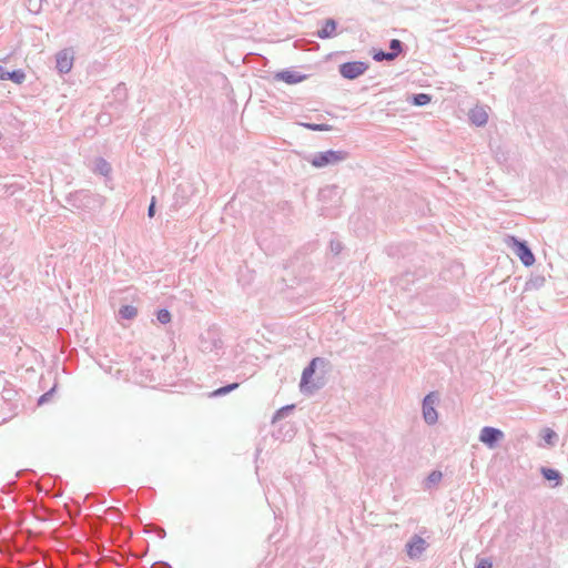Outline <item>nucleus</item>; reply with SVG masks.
I'll use <instances>...</instances> for the list:
<instances>
[{"mask_svg": "<svg viewBox=\"0 0 568 568\" xmlns=\"http://www.w3.org/2000/svg\"><path fill=\"white\" fill-rule=\"evenodd\" d=\"M274 79L278 80V81H283L287 84H296V83H300L303 80H305L306 75L302 74L297 71L286 69V70H282V71L277 72L275 74Z\"/></svg>", "mask_w": 568, "mask_h": 568, "instance_id": "9b49d317", "label": "nucleus"}, {"mask_svg": "<svg viewBox=\"0 0 568 568\" xmlns=\"http://www.w3.org/2000/svg\"><path fill=\"white\" fill-rule=\"evenodd\" d=\"M540 474L544 479L551 483V487H558L562 484V475L559 470L550 467H541Z\"/></svg>", "mask_w": 568, "mask_h": 568, "instance_id": "4468645a", "label": "nucleus"}, {"mask_svg": "<svg viewBox=\"0 0 568 568\" xmlns=\"http://www.w3.org/2000/svg\"><path fill=\"white\" fill-rule=\"evenodd\" d=\"M93 172L103 176H109L111 173V165L105 159L97 158L94 160Z\"/></svg>", "mask_w": 568, "mask_h": 568, "instance_id": "f3484780", "label": "nucleus"}, {"mask_svg": "<svg viewBox=\"0 0 568 568\" xmlns=\"http://www.w3.org/2000/svg\"><path fill=\"white\" fill-rule=\"evenodd\" d=\"M6 71L2 65H0V73H3Z\"/></svg>", "mask_w": 568, "mask_h": 568, "instance_id": "4c0bfd02", "label": "nucleus"}, {"mask_svg": "<svg viewBox=\"0 0 568 568\" xmlns=\"http://www.w3.org/2000/svg\"><path fill=\"white\" fill-rule=\"evenodd\" d=\"M347 156L348 153L344 150H327L314 153L310 162L315 168H325L337 164L346 160Z\"/></svg>", "mask_w": 568, "mask_h": 568, "instance_id": "7ed1b4c3", "label": "nucleus"}, {"mask_svg": "<svg viewBox=\"0 0 568 568\" xmlns=\"http://www.w3.org/2000/svg\"><path fill=\"white\" fill-rule=\"evenodd\" d=\"M337 22L328 18L323 21L322 28L316 31V37L320 39H331L336 36Z\"/></svg>", "mask_w": 568, "mask_h": 568, "instance_id": "f8f14e48", "label": "nucleus"}, {"mask_svg": "<svg viewBox=\"0 0 568 568\" xmlns=\"http://www.w3.org/2000/svg\"><path fill=\"white\" fill-rule=\"evenodd\" d=\"M112 97L115 101H118L120 104H122L126 98H128V92H126V87L124 83H119L112 91Z\"/></svg>", "mask_w": 568, "mask_h": 568, "instance_id": "aec40b11", "label": "nucleus"}, {"mask_svg": "<svg viewBox=\"0 0 568 568\" xmlns=\"http://www.w3.org/2000/svg\"><path fill=\"white\" fill-rule=\"evenodd\" d=\"M519 0H500L499 4L505 9H510L517 6Z\"/></svg>", "mask_w": 568, "mask_h": 568, "instance_id": "2f4dec72", "label": "nucleus"}, {"mask_svg": "<svg viewBox=\"0 0 568 568\" xmlns=\"http://www.w3.org/2000/svg\"><path fill=\"white\" fill-rule=\"evenodd\" d=\"M541 439L544 440V444H540L541 447H554L558 442V435L555 430L551 428H544L540 433Z\"/></svg>", "mask_w": 568, "mask_h": 568, "instance_id": "2eb2a0df", "label": "nucleus"}, {"mask_svg": "<svg viewBox=\"0 0 568 568\" xmlns=\"http://www.w3.org/2000/svg\"><path fill=\"white\" fill-rule=\"evenodd\" d=\"M491 567H493V562L488 558L480 559L475 566V568H491Z\"/></svg>", "mask_w": 568, "mask_h": 568, "instance_id": "473e14b6", "label": "nucleus"}, {"mask_svg": "<svg viewBox=\"0 0 568 568\" xmlns=\"http://www.w3.org/2000/svg\"><path fill=\"white\" fill-rule=\"evenodd\" d=\"M407 101L415 106H425L432 101V95L428 93H415Z\"/></svg>", "mask_w": 568, "mask_h": 568, "instance_id": "a211bd4d", "label": "nucleus"}, {"mask_svg": "<svg viewBox=\"0 0 568 568\" xmlns=\"http://www.w3.org/2000/svg\"><path fill=\"white\" fill-rule=\"evenodd\" d=\"M329 247L334 254H339L343 248L342 243L337 240H331Z\"/></svg>", "mask_w": 568, "mask_h": 568, "instance_id": "7c9ffc66", "label": "nucleus"}, {"mask_svg": "<svg viewBox=\"0 0 568 568\" xmlns=\"http://www.w3.org/2000/svg\"><path fill=\"white\" fill-rule=\"evenodd\" d=\"M404 43L398 39H392L389 41V52L393 53L394 60L403 52Z\"/></svg>", "mask_w": 568, "mask_h": 568, "instance_id": "4be33fe9", "label": "nucleus"}, {"mask_svg": "<svg viewBox=\"0 0 568 568\" xmlns=\"http://www.w3.org/2000/svg\"><path fill=\"white\" fill-rule=\"evenodd\" d=\"M294 405H286L277 409L273 416V423L276 422L277 419L284 418L290 412L294 409Z\"/></svg>", "mask_w": 568, "mask_h": 568, "instance_id": "a878e982", "label": "nucleus"}, {"mask_svg": "<svg viewBox=\"0 0 568 568\" xmlns=\"http://www.w3.org/2000/svg\"><path fill=\"white\" fill-rule=\"evenodd\" d=\"M4 195L7 197L13 196L17 192L22 191L24 187L17 183L6 184L4 186Z\"/></svg>", "mask_w": 568, "mask_h": 568, "instance_id": "393cba45", "label": "nucleus"}, {"mask_svg": "<svg viewBox=\"0 0 568 568\" xmlns=\"http://www.w3.org/2000/svg\"><path fill=\"white\" fill-rule=\"evenodd\" d=\"M223 346V342L214 329H207L200 336L199 348L201 352L210 354L217 352Z\"/></svg>", "mask_w": 568, "mask_h": 568, "instance_id": "20e7f679", "label": "nucleus"}, {"mask_svg": "<svg viewBox=\"0 0 568 568\" xmlns=\"http://www.w3.org/2000/svg\"><path fill=\"white\" fill-rule=\"evenodd\" d=\"M1 80H10L17 84H21L26 79V73L20 70H12V71H3V73H0Z\"/></svg>", "mask_w": 568, "mask_h": 568, "instance_id": "dca6fc26", "label": "nucleus"}, {"mask_svg": "<svg viewBox=\"0 0 568 568\" xmlns=\"http://www.w3.org/2000/svg\"><path fill=\"white\" fill-rule=\"evenodd\" d=\"M513 247L516 255L525 266H531L535 263V255L529 247L528 243L524 240H519L516 236H510Z\"/></svg>", "mask_w": 568, "mask_h": 568, "instance_id": "423d86ee", "label": "nucleus"}, {"mask_svg": "<svg viewBox=\"0 0 568 568\" xmlns=\"http://www.w3.org/2000/svg\"><path fill=\"white\" fill-rule=\"evenodd\" d=\"M74 54L72 49L60 50L55 54V68L61 74L69 73L73 67Z\"/></svg>", "mask_w": 568, "mask_h": 568, "instance_id": "1a4fd4ad", "label": "nucleus"}, {"mask_svg": "<svg viewBox=\"0 0 568 568\" xmlns=\"http://www.w3.org/2000/svg\"><path fill=\"white\" fill-rule=\"evenodd\" d=\"M427 542L418 535H414L406 544V552L410 559H418L427 548Z\"/></svg>", "mask_w": 568, "mask_h": 568, "instance_id": "9d476101", "label": "nucleus"}, {"mask_svg": "<svg viewBox=\"0 0 568 568\" xmlns=\"http://www.w3.org/2000/svg\"><path fill=\"white\" fill-rule=\"evenodd\" d=\"M337 190L336 186H329V187H326V189H322L320 191V196L321 197H325L326 196V193H332V192H335Z\"/></svg>", "mask_w": 568, "mask_h": 568, "instance_id": "f704fd0d", "label": "nucleus"}, {"mask_svg": "<svg viewBox=\"0 0 568 568\" xmlns=\"http://www.w3.org/2000/svg\"><path fill=\"white\" fill-rule=\"evenodd\" d=\"M327 364V361L323 357H314L307 366L303 369L302 377H301V390L302 392H310L312 393L315 389H318L322 384L315 383L312 378L316 372V368L318 365L325 366Z\"/></svg>", "mask_w": 568, "mask_h": 568, "instance_id": "f03ea898", "label": "nucleus"}, {"mask_svg": "<svg viewBox=\"0 0 568 568\" xmlns=\"http://www.w3.org/2000/svg\"><path fill=\"white\" fill-rule=\"evenodd\" d=\"M138 315V308L133 305H122L119 308V316L123 320H133Z\"/></svg>", "mask_w": 568, "mask_h": 568, "instance_id": "6ab92c4d", "label": "nucleus"}, {"mask_svg": "<svg viewBox=\"0 0 568 568\" xmlns=\"http://www.w3.org/2000/svg\"><path fill=\"white\" fill-rule=\"evenodd\" d=\"M442 473L439 470H433L428 477H427V481H429L430 484H437L442 480Z\"/></svg>", "mask_w": 568, "mask_h": 568, "instance_id": "c85d7f7f", "label": "nucleus"}, {"mask_svg": "<svg viewBox=\"0 0 568 568\" xmlns=\"http://www.w3.org/2000/svg\"><path fill=\"white\" fill-rule=\"evenodd\" d=\"M152 568H172L170 564L165 561H156L152 565Z\"/></svg>", "mask_w": 568, "mask_h": 568, "instance_id": "c9c22d12", "label": "nucleus"}, {"mask_svg": "<svg viewBox=\"0 0 568 568\" xmlns=\"http://www.w3.org/2000/svg\"><path fill=\"white\" fill-rule=\"evenodd\" d=\"M392 54L393 53H390L389 51L378 50L377 52L374 53L373 59L377 62L393 61L394 58Z\"/></svg>", "mask_w": 568, "mask_h": 568, "instance_id": "bb28decb", "label": "nucleus"}, {"mask_svg": "<svg viewBox=\"0 0 568 568\" xmlns=\"http://www.w3.org/2000/svg\"><path fill=\"white\" fill-rule=\"evenodd\" d=\"M171 313L168 308H160L158 312H156V320L159 323L165 325V324H169L171 322Z\"/></svg>", "mask_w": 568, "mask_h": 568, "instance_id": "b1692460", "label": "nucleus"}, {"mask_svg": "<svg viewBox=\"0 0 568 568\" xmlns=\"http://www.w3.org/2000/svg\"><path fill=\"white\" fill-rule=\"evenodd\" d=\"M468 118L470 123L475 124L476 126H483L488 121V114L486 110L483 106L478 105L470 109Z\"/></svg>", "mask_w": 568, "mask_h": 568, "instance_id": "ddd939ff", "label": "nucleus"}, {"mask_svg": "<svg viewBox=\"0 0 568 568\" xmlns=\"http://www.w3.org/2000/svg\"><path fill=\"white\" fill-rule=\"evenodd\" d=\"M155 203H156L155 196H152L150 205L148 207V216L150 219H152L155 215Z\"/></svg>", "mask_w": 568, "mask_h": 568, "instance_id": "72a5a7b5", "label": "nucleus"}, {"mask_svg": "<svg viewBox=\"0 0 568 568\" xmlns=\"http://www.w3.org/2000/svg\"><path fill=\"white\" fill-rule=\"evenodd\" d=\"M503 430L493 426H485L479 434V440L488 448L494 449L504 439Z\"/></svg>", "mask_w": 568, "mask_h": 568, "instance_id": "6e6552de", "label": "nucleus"}, {"mask_svg": "<svg viewBox=\"0 0 568 568\" xmlns=\"http://www.w3.org/2000/svg\"><path fill=\"white\" fill-rule=\"evenodd\" d=\"M239 386H240L239 383H231V384H227L225 386L219 387V388L214 389L210 394V397H221V396H224V395L235 390L236 388H239Z\"/></svg>", "mask_w": 568, "mask_h": 568, "instance_id": "412c9836", "label": "nucleus"}, {"mask_svg": "<svg viewBox=\"0 0 568 568\" xmlns=\"http://www.w3.org/2000/svg\"><path fill=\"white\" fill-rule=\"evenodd\" d=\"M303 125L312 131H318V132L331 130V125H328L326 123H318V124L317 123H304Z\"/></svg>", "mask_w": 568, "mask_h": 568, "instance_id": "cd10ccee", "label": "nucleus"}, {"mask_svg": "<svg viewBox=\"0 0 568 568\" xmlns=\"http://www.w3.org/2000/svg\"><path fill=\"white\" fill-rule=\"evenodd\" d=\"M165 535H166V534H165V530H164L163 528H161V529L159 530V532H158V536H159L160 538H164V537H165Z\"/></svg>", "mask_w": 568, "mask_h": 568, "instance_id": "e433bc0d", "label": "nucleus"}, {"mask_svg": "<svg viewBox=\"0 0 568 568\" xmlns=\"http://www.w3.org/2000/svg\"><path fill=\"white\" fill-rule=\"evenodd\" d=\"M368 64L364 61H348L339 64L341 75L347 80H355L366 72Z\"/></svg>", "mask_w": 568, "mask_h": 568, "instance_id": "39448f33", "label": "nucleus"}, {"mask_svg": "<svg viewBox=\"0 0 568 568\" xmlns=\"http://www.w3.org/2000/svg\"><path fill=\"white\" fill-rule=\"evenodd\" d=\"M55 390V386H53L50 390H48L47 393H44L43 395H41L38 399V405H43L45 403L49 402L50 397L52 396V394L54 393Z\"/></svg>", "mask_w": 568, "mask_h": 568, "instance_id": "c756f323", "label": "nucleus"}, {"mask_svg": "<svg viewBox=\"0 0 568 568\" xmlns=\"http://www.w3.org/2000/svg\"><path fill=\"white\" fill-rule=\"evenodd\" d=\"M65 201L72 207L83 211L93 210L101 204L99 196L88 190L72 192Z\"/></svg>", "mask_w": 568, "mask_h": 568, "instance_id": "f257e3e1", "label": "nucleus"}, {"mask_svg": "<svg viewBox=\"0 0 568 568\" xmlns=\"http://www.w3.org/2000/svg\"><path fill=\"white\" fill-rule=\"evenodd\" d=\"M546 280L544 276H535L526 282V290H539L544 286Z\"/></svg>", "mask_w": 568, "mask_h": 568, "instance_id": "5701e85b", "label": "nucleus"}, {"mask_svg": "<svg viewBox=\"0 0 568 568\" xmlns=\"http://www.w3.org/2000/svg\"><path fill=\"white\" fill-rule=\"evenodd\" d=\"M437 400L438 397L435 393L427 394L423 399V417L427 425H434L438 420V414L435 408Z\"/></svg>", "mask_w": 568, "mask_h": 568, "instance_id": "0eeeda50", "label": "nucleus"}]
</instances>
